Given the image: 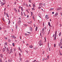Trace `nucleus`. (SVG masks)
Instances as JSON below:
<instances>
[{"label":"nucleus","instance_id":"obj_41","mask_svg":"<svg viewBox=\"0 0 62 62\" xmlns=\"http://www.w3.org/2000/svg\"><path fill=\"white\" fill-rule=\"evenodd\" d=\"M48 48H49L48 49H49V51H51V49H50V47H48Z\"/></svg>","mask_w":62,"mask_h":62},{"label":"nucleus","instance_id":"obj_14","mask_svg":"<svg viewBox=\"0 0 62 62\" xmlns=\"http://www.w3.org/2000/svg\"><path fill=\"white\" fill-rule=\"evenodd\" d=\"M18 23L19 24H20V23H21V21L19 20L18 22Z\"/></svg>","mask_w":62,"mask_h":62},{"label":"nucleus","instance_id":"obj_8","mask_svg":"<svg viewBox=\"0 0 62 62\" xmlns=\"http://www.w3.org/2000/svg\"><path fill=\"white\" fill-rule=\"evenodd\" d=\"M58 13H57V12L55 15L54 16H58Z\"/></svg>","mask_w":62,"mask_h":62},{"label":"nucleus","instance_id":"obj_1","mask_svg":"<svg viewBox=\"0 0 62 62\" xmlns=\"http://www.w3.org/2000/svg\"><path fill=\"white\" fill-rule=\"evenodd\" d=\"M11 38H12V39H16V37H15L14 35L11 36Z\"/></svg>","mask_w":62,"mask_h":62},{"label":"nucleus","instance_id":"obj_13","mask_svg":"<svg viewBox=\"0 0 62 62\" xmlns=\"http://www.w3.org/2000/svg\"><path fill=\"white\" fill-rule=\"evenodd\" d=\"M62 45V42H60V44L59 45V46H61Z\"/></svg>","mask_w":62,"mask_h":62},{"label":"nucleus","instance_id":"obj_40","mask_svg":"<svg viewBox=\"0 0 62 62\" xmlns=\"http://www.w3.org/2000/svg\"><path fill=\"white\" fill-rule=\"evenodd\" d=\"M25 36H27V35H28L26 33H25Z\"/></svg>","mask_w":62,"mask_h":62},{"label":"nucleus","instance_id":"obj_45","mask_svg":"<svg viewBox=\"0 0 62 62\" xmlns=\"http://www.w3.org/2000/svg\"><path fill=\"white\" fill-rule=\"evenodd\" d=\"M42 61H45V59L44 58H43L42 59Z\"/></svg>","mask_w":62,"mask_h":62},{"label":"nucleus","instance_id":"obj_22","mask_svg":"<svg viewBox=\"0 0 62 62\" xmlns=\"http://www.w3.org/2000/svg\"><path fill=\"white\" fill-rule=\"evenodd\" d=\"M21 10L22 11H23V8L22 7H21Z\"/></svg>","mask_w":62,"mask_h":62},{"label":"nucleus","instance_id":"obj_57","mask_svg":"<svg viewBox=\"0 0 62 62\" xmlns=\"http://www.w3.org/2000/svg\"><path fill=\"white\" fill-rule=\"evenodd\" d=\"M6 32H7V31L6 30L5 31L4 33H5L6 34Z\"/></svg>","mask_w":62,"mask_h":62},{"label":"nucleus","instance_id":"obj_11","mask_svg":"<svg viewBox=\"0 0 62 62\" xmlns=\"http://www.w3.org/2000/svg\"><path fill=\"white\" fill-rule=\"evenodd\" d=\"M6 15L7 17L8 18H9V16H8V13H6Z\"/></svg>","mask_w":62,"mask_h":62},{"label":"nucleus","instance_id":"obj_49","mask_svg":"<svg viewBox=\"0 0 62 62\" xmlns=\"http://www.w3.org/2000/svg\"><path fill=\"white\" fill-rule=\"evenodd\" d=\"M32 10H35V9H34V8H32Z\"/></svg>","mask_w":62,"mask_h":62},{"label":"nucleus","instance_id":"obj_30","mask_svg":"<svg viewBox=\"0 0 62 62\" xmlns=\"http://www.w3.org/2000/svg\"><path fill=\"white\" fill-rule=\"evenodd\" d=\"M59 53H60V54L61 55H62V54L61 53V52H60V51H59Z\"/></svg>","mask_w":62,"mask_h":62},{"label":"nucleus","instance_id":"obj_6","mask_svg":"<svg viewBox=\"0 0 62 62\" xmlns=\"http://www.w3.org/2000/svg\"><path fill=\"white\" fill-rule=\"evenodd\" d=\"M61 9H62V8L61 7H59L58 8H57V10H61Z\"/></svg>","mask_w":62,"mask_h":62},{"label":"nucleus","instance_id":"obj_18","mask_svg":"<svg viewBox=\"0 0 62 62\" xmlns=\"http://www.w3.org/2000/svg\"><path fill=\"white\" fill-rule=\"evenodd\" d=\"M7 51L8 52H9V49H8V47L6 49Z\"/></svg>","mask_w":62,"mask_h":62},{"label":"nucleus","instance_id":"obj_32","mask_svg":"<svg viewBox=\"0 0 62 62\" xmlns=\"http://www.w3.org/2000/svg\"><path fill=\"white\" fill-rule=\"evenodd\" d=\"M8 41L9 42H11V40L10 39H8Z\"/></svg>","mask_w":62,"mask_h":62},{"label":"nucleus","instance_id":"obj_3","mask_svg":"<svg viewBox=\"0 0 62 62\" xmlns=\"http://www.w3.org/2000/svg\"><path fill=\"white\" fill-rule=\"evenodd\" d=\"M53 37H54V40H56V36H55L54 35V36H53Z\"/></svg>","mask_w":62,"mask_h":62},{"label":"nucleus","instance_id":"obj_4","mask_svg":"<svg viewBox=\"0 0 62 62\" xmlns=\"http://www.w3.org/2000/svg\"><path fill=\"white\" fill-rule=\"evenodd\" d=\"M29 28H30V31H32L33 30V28H32L31 27H29Z\"/></svg>","mask_w":62,"mask_h":62},{"label":"nucleus","instance_id":"obj_28","mask_svg":"<svg viewBox=\"0 0 62 62\" xmlns=\"http://www.w3.org/2000/svg\"><path fill=\"white\" fill-rule=\"evenodd\" d=\"M10 20H9L8 22V24H10Z\"/></svg>","mask_w":62,"mask_h":62},{"label":"nucleus","instance_id":"obj_43","mask_svg":"<svg viewBox=\"0 0 62 62\" xmlns=\"http://www.w3.org/2000/svg\"><path fill=\"white\" fill-rule=\"evenodd\" d=\"M0 62H2V61L1 60V58H0Z\"/></svg>","mask_w":62,"mask_h":62},{"label":"nucleus","instance_id":"obj_38","mask_svg":"<svg viewBox=\"0 0 62 62\" xmlns=\"http://www.w3.org/2000/svg\"><path fill=\"white\" fill-rule=\"evenodd\" d=\"M42 41V40H40L39 43H41V42Z\"/></svg>","mask_w":62,"mask_h":62},{"label":"nucleus","instance_id":"obj_31","mask_svg":"<svg viewBox=\"0 0 62 62\" xmlns=\"http://www.w3.org/2000/svg\"><path fill=\"white\" fill-rule=\"evenodd\" d=\"M21 15L22 16H23V12L22 11L21 12Z\"/></svg>","mask_w":62,"mask_h":62},{"label":"nucleus","instance_id":"obj_63","mask_svg":"<svg viewBox=\"0 0 62 62\" xmlns=\"http://www.w3.org/2000/svg\"><path fill=\"white\" fill-rule=\"evenodd\" d=\"M21 8V7L20 6H19V8L20 9V8Z\"/></svg>","mask_w":62,"mask_h":62},{"label":"nucleus","instance_id":"obj_5","mask_svg":"<svg viewBox=\"0 0 62 62\" xmlns=\"http://www.w3.org/2000/svg\"><path fill=\"white\" fill-rule=\"evenodd\" d=\"M39 46H41V45H43V44L41 43H39Z\"/></svg>","mask_w":62,"mask_h":62},{"label":"nucleus","instance_id":"obj_51","mask_svg":"<svg viewBox=\"0 0 62 62\" xmlns=\"http://www.w3.org/2000/svg\"><path fill=\"white\" fill-rule=\"evenodd\" d=\"M2 1H3V2H6V1H5V0H2Z\"/></svg>","mask_w":62,"mask_h":62},{"label":"nucleus","instance_id":"obj_58","mask_svg":"<svg viewBox=\"0 0 62 62\" xmlns=\"http://www.w3.org/2000/svg\"><path fill=\"white\" fill-rule=\"evenodd\" d=\"M27 17L28 18H29V15H28L27 16Z\"/></svg>","mask_w":62,"mask_h":62},{"label":"nucleus","instance_id":"obj_36","mask_svg":"<svg viewBox=\"0 0 62 62\" xmlns=\"http://www.w3.org/2000/svg\"><path fill=\"white\" fill-rule=\"evenodd\" d=\"M61 32H60L59 34V36H61Z\"/></svg>","mask_w":62,"mask_h":62},{"label":"nucleus","instance_id":"obj_10","mask_svg":"<svg viewBox=\"0 0 62 62\" xmlns=\"http://www.w3.org/2000/svg\"><path fill=\"white\" fill-rule=\"evenodd\" d=\"M39 7H41V6H42V3H39Z\"/></svg>","mask_w":62,"mask_h":62},{"label":"nucleus","instance_id":"obj_39","mask_svg":"<svg viewBox=\"0 0 62 62\" xmlns=\"http://www.w3.org/2000/svg\"><path fill=\"white\" fill-rule=\"evenodd\" d=\"M60 41V42H62V38L61 39Z\"/></svg>","mask_w":62,"mask_h":62},{"label":"nucleus","instance_id":"obj_53","mask_svg":"<svg viewBox=\"0 0 62 62\" xmlns=\"http://www.w3.org/2000/svg\"><path fill=\"white\" fill-rule=\"evenodd\" d=\"M25 52H26V53H28V51H27V50H25Z\"/></svg>","mask_w":62,"mask_h":62},{"label":"nucleus","instance_id":"obj_59","mask_svg":"<svg viewBox=\"0 0 62 62\" xmlns=\"http://www.w3.org/2000/svg\"><path fill=\"white\" fill-rule=\"evenodd\" d=\"M35 5L34 4H33V7H35Z\"/></svg>","mask_w":62,"mask_h":62},{"label":"nucleus","instance_id":"obj_50","mask_svg":"<svg viewBox=\"0 0 62 62\" xmlns=\"http://www.w3.org/2000/svg\"><path fill=\"white\" fill-rule=\"evenodd\" d=\"M19 49L20 51H21V49L20 48V47H19Z\"/></svg>","mask_w":62,"mask_h":62},{"label":"nucleus","instance_id":"obj_42","mask_svg":"<svg viewBox=\"0 0 62 62\" xmlns=\"http://www.w3.org/2000/svg\"><path fill=\"white\" fill-rule=\"evenodd\" d=\"M45 42H46V38L45 37Z\"/></svg>","mask_w":62,"mask_h":62},{"label":"nucleus","instance_id":"obj_20","mask_svg":"<svg viewBox=\"0 0 62 62\" xmlns=\"http://www.w3.org/2000/svg\"><path fill=\"white\" fill-rule=\"evenodd\" d=\"M6 50V49L5 48H3V52H4V51H5Z\"/></svg>","mask_w":62,"mask_h":62},{"label":"nucleus","instance_id":"obj_64","mask_svg":"<svg viewBox=\"0 0 62 62\" xmlns=\"http://www.w3.org/2000/svg\"><path fill=\"white\" fill-rule=\"evenodd\" d=\"M5 39H7V38L6 37H5Z\"/></svg>","mask_w":62,"mask_h":62},{"label":"nucleus","instance_id":"obj_9","mask_svg":"<svg viewBox=\"0 0 62 62\" xmlns=\"http://www.w3.org/2000/svg\"><path fill=\"white\" fill-rule=\"evenodd\" d=\"M4 45H5V46H7V45H8V42H6L5 43H4Z\"/></svg>","mask_w":62,"mask_h":62},{"label":"nucleus","instance_id":"obj_16","mask_svg":"<svg viewBox=\"0 0 62 62\" xmlns=\"http://www.w3.org/2000/svg\"><path fill=\"white\" fill-rule=\"evenodd\" d=\"M14 10H15V11L16 12H17L18 11H17V10L15 8H14Z\"/></svg>","mask_w":62,"mask_h":62},{"label":"nucleus","instance_id":"obj_48","mask_svg":"<svg viewBox=\"0 0 62 62\" xmlns=\"http://www.w3.org/2000/svg\"><path fill=\"white\" fill-rule=\"evenodd\" d=\"M4 16H5L6 15V12H5V11L4 12Z\"/></svg>","mask_w":62,"mask_h":62},{"label":"nucleus","instance_id":"obj_27","mask_svg":"<svg viewBox=\"0 0 62 62\" xmlns=\"http://www.w3.org/2000/svg\"><path fill=\"white\" fill-rule=\"evenodd\" d=\"M48 15H46L45 16V17L46 18H47L48 17Z\"/></svg>","mask_w":62,"mask_h":62},{"label":"nucleus","instance_id":"obj_52","mask_svg":"<svg viewBox=\"0 0 62 62\" xmlns=\"http://www.w3.org/2000/svg\"><path fill=\"white\" fill-rule=\"evenodd\" d=\"M14 52H15V51H16V49H15V48H14Z\"/></svg>","mask_w":62,"mask_h":62},{"label":"nucleus","instance_id":"obj_34","mask_svg":"<svg viewBox=\"0 0 62 62\" xmlns=\"http://www.w3.org/2000/svg\"><path fill=\"white\" fill-rule=\"evenodd\" d=\"M47 45H48V47H49V43H48Z\"/></svg>","mask_w":62,"mask_h":62},{"label":"nucleus","instance_id":"obj_54","mask_svg":"<svg viewBox=\"0 0 62 62\" xmlns=\"http://www.w3.org/2000/svg\"><path fill=\"white\" fill-rule=\"evenodd\" d=\"M44 31V28H43L42 29V31Z\"/></svg>","mask_w":62,"mask_h":62},{"label":"nucleus","instance_id":"obj_47","mask_svg":"<svg viewBox=\"0 0 62 62\" xmlns=\"http://www.w3.org/2000/svg\"><path fill=\"white\" fill-rule=\"evenodd\" d=\"M29 2H30V3H31V0H29Z\"/></svg>","mask_w":62,"mask_h":62},{"label":"nucleus","instance_id":"obj_29","mask_svg":"<svg viewBox=\"0 0 62 62\" xmlns=\"http://www.w3.org/2000/svg\"><path fill=\"white\" fill-rule=\"evenodd\" d=\"M49 58V55H48L47 57V59H48Z\"/></svg>","mask_w":62,"mask_h":62},{"label":"nucleus","instance_id":"obj_7","mask_svg":"<svg viewBox=\"0 0 62 62\" xmlns=\"http://www.w3.org/2000/svg\"><path fill=\"white\" fill-rule=\"evenodd\" d=\"M56 33H57V31H56L55 32V34H54L53 35V37L54 36H56Z\"/></svg>","mask_w":62,"mask_h":62},{"label":"nucleus","instance_id":"obj_56","mask_svg":"<svg viewBox=\"0 0 62 62\" xmlns=\"http://www.w3.org/2000/svg\"><path fill=\"white\" fill-rule=\"evenodd\" d=\"M16 4V2H15L14 3V5H15Z\"/></svg>","mask_w":62,"mask_h":62},{"label":"nucleus","instance_id":"obj_60","mask_svg":"<svg viewBox=\"0 0 62 62\" xmlns=\"http://www.w3.org/2000/svg\"><path fill=\"white\" fill-rule=\"evenodd\" d=\"M46 19H49V17H47V18H46Z\"/></svg>","mask_w":62,"mask_h":62},{"label":"nucleus","instance_id":"obj_17","mask_svg":"<svg viewBox=\"0 0 62 62\" xmlns=\"http://www.w3.org/2000/svg\"><path fill=\"white\" fill-rule=\"evenodd\" d=\"M18 25H16V30H17V29H18Z\"/></svg>","mask_w":62,"mask_h":62},{"label":"nucleus","instance_id":"obj_21","mask_svg":"<svg viewBox=\"0 0 62 62\" xmlns=\"http://www.w3.org/2000/svg\"><path fill=\"white\" fill-rule=\"evenodd\" d=\"M0 56L1 57H2V58H3V54H1Z\"/></svg>","mask_w":62,"mask_h":62},{"label":"nucleus","instance_id":"obj_19","mask_svg":"<svg viewBox=\"0 0 62 62\" xmlns=\"http://www.w3.org/2000/svg\"><path fill=\"white\" fill-rule=\"evenodd\" d=\"M29 47L31 48H33V46H29Z\"/></svg>","mask_w":62,"mask_h":62},{"label":"nucleus","instance_id":"obj_46","mask_svg":"<svg viewBox=\"0 0 62 62\" xmlns=\"http://www.w3.org/2000/svg\"><path fill=\"white\" fill-rule=\"evenodd\" d=\"M34 50H36V49H37V48L36 47H35L34 48Z\"/></svg>","mask_w":62,"mask_h":62},{"label":"nucleus","instance_id":"obj_2","mask_svg":"<svg viewBox=\"0 0 62 62\" xmlns=\"http://www.w3.org/2000/svg\"><path fill=\"white\" fill-rule=\"evenodd\" d=\"M0 4H1V6L2 7V6H4V5L5 4V3L4 2H4H1V3Z\"/></svg>","mask_w":62,"mask_h":62},{"label":"nucleus","instance_id":"obj_44","mask_svg":"<svg viewBox=\"0 0 62 62\" xmlns=\"http://www.w3.org/2000/svg\"><path fill=\"white\" fill-rule=\"evenodd\" d=\"M9 49L10 50H12V48L11 47H10Z\"/></svg>","mask_w":62,"mask_h":62},{"label":"nucleus","instance_id":"obj_23","mask_svg":"<svg viewBox=\"0 0 62 62\" xmlns=\"http://www.w3.org/2000/svg\"><path fill=\"white\" fill-rule=\"evenodd\" d=\"M31 16H32L33 15V13L32 12H31Z\"/></svg>","mask_w":62,"mask_h":62},{"label":"nucleus","instance_id":"obj_26","mask_svg":"<svg viewBox=\"0 0 62 62\" xmlns=\"http://www.w3.org/2000/svg\"><path fill=\"white\" fill-rule=\"evenodd\" d=\"M19 54L20 57H21V53H19Z\"/></svg>","mask_w":62,"mask_h":62},{"label":"nucleus","instance_id":"obj_25","mask_svg":"<svg viewBox=\"0 0 62 62\" xmlns=\"http://www.w3.org/2000/svg\"><path fill=\"white\" fill-rule=\"evenodd\" d=\"M12 45L13 46H15V43H12Z\"/></svg>","mask_w":62,"mask_h":62},{"label":"nucleus","instance_id":"obj_33","mask_svg":"<svg viewBox=\"0 0 62 62\" xmlns=\"http://www.w3.org/2000/svg\"><path fill=\"white\" fill-rule=\"evenodd\" d=\"M20 61H21V62H22V61L23 60V58H20Z\"/></svg>","mask_w":62,"mask_h":62},{"label":"nucleus","instance_id":"obj_15","mask_svg":"<svg viewBox=\"0 0 62 62\" xmlns=\"http://www.w3.org/2000/svg\"><path fill=\"white\" fill-rule=\"evenodd\" d=\"M48 24L49 25V26L51 27H52V26H51V25H50V22H49L48 23Z\"/></svg>","mask_w":62,"mask_h":62},{"label":"nucleus","instance_id":"obj_24","mask_svg":"<svg viewBox=\"0 0 62 62\" xmlns=\"http://www.w3.org/2000/svg\"><path fill=\"white\" fill-rule=\"evenodd\" d=\"M37 29H38V27L37 26L36 27V29H35L36 31H37Z\"/></svg>","mask_w":62,"mask_h":62},{"label":"nucleus","instance_id":"obj_37","mask_svg":"<svg viewBox=\"0 0 62 62\" xmlns=\"http://www.w3.org/2000/svg\"><path fill=\"white\" fill-rule=\"evenodd\" d=\"M54 9V8H51L50 10V11H51L52 10H53Z\"/></svg>","mask_w":62,"mask_h":62},{"label":"nucleus","instance_id":"obj_35","mask_svg":"<svg viewBox=\"0 0 62 62\" xmlns=\"http://www.w3.org/2000/svg\"><path fill=\"white\" fill-rule=\"evenodd\" d=\"M2 20L4 21V22H5V19H4V18H2Z\"/></svg>","mask_w":62,"mask_h":62},{"label":"nucleus","instance_id":"obj_61","mask_svg":"<svg viewBox=\"0 0 62 62\" xmlns=\"http://www.w3.org/2000/svg\"><path fill=\"white\" fill-rule=\"evenodd\" d=\"M40 8H41V7H39L38 8V9H40Z\"/></svg>","mask_w":62,"mask_h":62},{"label":"nucleus","instance_id":"obj_12","mask_svg":"<svg viewBox=\"0 0 62 62\" xmlns=\"http://www.w3.org/2000/svg\"><path fill=\"white\" fill-rule=\"evenodd\" d=\"M10 52L9 53V54H11V53H13V52L12 51V50H10Z\"/></svg>","mask_w":62,"mask_h":62},{"label":"nucleus","instance_id":"obj_62","mask_svg":"<svg viewBox=\"0 0 62 62\" xmlns=\"http://www.w3.org/2000/svg\"><path fill=\"white\" fill-rule=\"evenodd\" d=\"M18 11L19 12H20V9H18Z\"/></svg>","mask_w":62,"mask_h":62},{"label":"nucleus","instance_id":"obj_55","mask_svg":"<svg viewBox=\"0 0 62 62\" xmlns=\"http://www.w3.org/2000/svg\"><path fill=\"white\" fill-rule=\"evenodd\" d=\"M55 44H54V47H55Z\"/></svg>","mask_w":62,"mask_h":62}]
</instances>
